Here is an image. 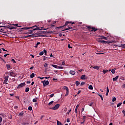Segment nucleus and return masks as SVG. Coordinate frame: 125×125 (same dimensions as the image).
<instances>
[{
	"label": "nucleus",
	"mask_w": 125,
	"mask_h": 125,
	"mask_svg": "<svg viewBox=\"0 0 125 125\" xmlns=\"http://www.w3.org/2000/svg\"><path fill=\"white\" fill-rule=\"evenodd\" d=\"M22 31H25V30H27V29H33L32 31H38V30H43V27H38L37 25H34L31 27H24L21 28Z\"/></svg>",
	"instance_id": "1"
},
{
	"label": "nucleus",
	"mask_w": 125,
	"mask_h": 125,
	"mask_svg": "<svg viewBox=\"0 0 125 125\" xmlns=\"http://www.w3.org/2000/svg\"><path fill=\"white\" fill-rule=\"evenodd\" d=\"M72 24V25L73 24H75V22H72V21H66L65 23V25H63V26H59V27H57L56 28L58 29V30H59V29H61V28H63V27H65V26H67L68 25H69V24Z\"/></svg>",
	"instance_id": "2"
},
{
	"label": "nucleus",
	"mask_w": 125,
	"mask_h": 125,
	"mask_svg": "<svg viewBox=\"0 0 125 125\" xmlns=\"http://www.w3.org/2000/svg\"><path fill=\"white\" fill-rule=\"evenodd\" d=\"M86 27L87 28V29H88V30H90V29H92L91 30V32H96V31H97V30H98V29H97L94 27H91V26L87 25Z\"/></svg>",
	"instance_id": "3"
},
{
	"label": "nucleus",
	"mask_w": 125,
	"mask_h": 125,
	"mask_svg": "<svg viewBox=\"0 0 125 125\" xmlns=\"http://www.w3.org/2000/svg\"><path fill=\"white\" fill-rule=\"evenodd\" d=\"M67 28H65V29L62 30V31H67V30H70V31H73L75 29V26L69 27V25L67 26Z\"/></svg>",
	"instance_id": "4"
},
{
	"label": "nucleus",
	"mask_w": 125,
	"mask_h": 125,
	"mask_svg": "<svg viewBox=\"0 0 125 125\" xmlns=\"http://www.w3.org/2000/svg\"><path fill=\"white\" fill-rule=\"evenodd\" d=\"M64 89H65L66 92L65 94V96H68V95L69 94V88L68 87L64 86L63 87Z\"/></svg>",
	"instance_id": "5"
},
{
	"label": "nucleus",
	"mask_w": 125,
	"mask_h": 125,
	"mask_svg": "<svg viewBox=\"0 0 125 125\" xmlns=\"http://www.w3.org/2000/svg\"><path fill=\"white\" fill-rule=\"evenodd\" d=\"M25 83H21L20 84L18 87L17 88H21V87H23V86H25Z\"/></svg>",
	"instance_id": "6"
},
{
	"label": "nucleus",
	"mask_w": 125,
	"mask_h": 125,
	"mask_svg": "<svg viewBox=\"0 0 125 125\" xmlns=\"http://www.w3.org/2000/svg\"><path fill=\"white\" fill-rule=\"evenodd\" d=\"M44 82H45L43 83V86H46V85H48V84H49V82H48V81H45V80Z\"/></svg>",
	"instance_id": "7"
},
{
	"label": "nucleus",
	"mask_w": 125,
	"mask_h": 125,
	"mask_svg": "<svg viewBox=\"0 0 125 125\" xmlns=\"http://www.w3.org/2000/svg\"><path fill=\"white\" fill-rule=\"evenodd\" d=\"M98 42H102L103 43H105V42H106V41L101 39L100 38H99L98 39Z\"/></svg>",
	"instance_id": "8"
},
{
	"label": "nucleus",
	"mask_w": 125,
	"mask_h": 125,
	"mask_svg": "<svg viewBox=\"0 0 125 125\" xmlns=\"http://www.w3.org/2000/svg\"><path fill=\"white\" fill-rule=\"evenodd\" d=\"M60 106V104H57L55 105V106L54 107V110H57V109H58L59 108V107Z\"/></svg>",
	"instance_id": "9"
},
{
	"label": "nucleus",
	"mask_w": 125,
	"mask_h": 125,
	"mask_svg": "<svg viewBox=\"0 0 125 125\" xmlns=\"http://www.w3.org/2000/svg\"><path fill=\"white\" fill-rule=\"evenodd\" d=\"M10 76L11 77H15L16 76V74L14 73L13 72H10Z\"/></svg>",
	"instance_id": "10"
},
{
	"label": "nucleus",
	"mask_w": 125,
	"mask_h": 125,
	"mask_svg": "<svg viewBox=\"0 0 125 125\" xmlns=\"http://www.w3.org/2000/svg\"><path fill=\"white\" fill-rule=\"evenodd\" d=\"M81 80H86V79H87V78H85V75H83L81 77Z\"/></svg>",
	"instance_id": "11"
},
{
	"label": "nucleus",
	"mask_w": 125,
	"mask_h": 125,
	"mask_svg": "<svg viewBox=\"0 0 125 125\" xmlns=\"http://www.w3.org/2000/svg\"><path fill=\"white\" fill-rule=\"evenodd\" d=\"M100 39H102L103 40H105V41H107V40H108V39L107 38V37H105L104 36H100Z\"/></svg>",
	"instance_id": "12"
},
{
	"label": "nucleus",
	"mask_w": 125,
	"mask_h": 125,
	"mask_svg": "<svg viewBox=\"0 0 125 125\" xmlns=\"http://www.w3.org/2000/svg\"><path fill=\"white\" fill-rule=\"evenodd\" d=\"M43 33H47L48 35H51V33H53V31H44Z\"/></svg>",
	"instance_id": "13"
},
{
	"label": "nucleus",
	"mask_w": 125,
	"mask_h": 125,
	"mask_svg": "<svg viewBox=\"0 0 125 125\" xmlns=\"http://www.w3.org/2000/svg\"><path fill=\"white\" fill-rule=\"evenodd\" d=\"M69 73L71 75H75L76 74V72L73 70H71Z\"/></svg>",
	"instance_id": "14"
},
{
	"label": "nucleus",
	"mask_w": 125,
	"mask_h": 125,
	"mask_svg": "<svg viewBox=\"0 0 125 125\" xmlns=\"http://www.w3.org/2000/svg\"><path fill=\"white\" fill-rule=\"evenodd\" d=\"M93 68L96 70H99V68H100V67H99L98 66H94L93 67Z\"/></svg>",
	"instance_id": "15"
},
{
	"label": "nucleus",
	"mask_w": 125,
	"mask_h": 125,
	"mask_svg": "<svg viewBox=\"0 0 125 125\" xmlns=\"http://www.w3.org/2000/svg\"><path fill=\"white\" fill-rule=\"evenodd\" d=\"M118 79H119V75L117 76L116 77L113 78V81H117V80H118Z\"/></svg>",
	"instance_id": "16"
},
{
	"label": "nucleus",
	"mask_w": 125,
	"mask_h": 125,
	"mask_svg": "<svg viewBox=\"0 0 125 125\" xmlns=\"http://www.w3.org/2000/svg\"><path fill=\"white\" fill-rule=\"evenodd\" d=\"M33 78H35V73H32L30 75V79H33Z\"/></svg>",
	"instance_id": "17"
},
{
	"label": "nucleus",
	"mask_w": 125,
	"mask_h": 125,
	"mask_svg": "<svg viewBox=\"0 0 125 125\" xmlns=\"http://www.w3.org/2000/svg\"><path fill=\"white\" fill-rule=\"evenodd\" d=\"M51 66L52 67H54V68H55L56 69H58V66L55 64H51Z\"/></svg>",
	"instance_id": "18"
},
{
	"label": "nucleus",
	"mask_w": 125,
	"mask_h": 125,
	"mask_svg": "<svg viewBox=\"0 0 125 125\" xmlns=\"http://www.w3.org/2000/svg\"><path fill=\"white\" fill-rule=\"evenodd\" d=\"M39 44H41V42H37V43L35 44V46H34V47H35L36 48H37V47H38V45H39Z\"/></svg>",
	"instance_id": "19"
},
{
	"label": "nucleus",
	"mask_w": 125,
	"mask_h": 125,
	"mask_svg": "<svg viewBox=\"0 0 125 125\" xmlns=\"http://www.w3.org/2000/svg\"><path fill=\"white\" fill-rule=\"evenodd\" d=\"M35 34L28 35V38H35Z\"/></svg>",
	"instance_id": "20"
},
{
	"label": "nucleus",
	"mask_w": 125,
	"mask_h": 125,
	"mask_svg": "<svg viewBox=\"0 0 125 125\" xmlns=\"http://www.w3.org/2000/svg\"><path fill=\"white\" fill-rule=\"evenodd\" d=\"M57 125H63L62 123L59 122L58 120H57Z\"/></svg>",
	"instance_id": "21"
},
{
	"label": "nucleus",
	"mask_w": 125,
	"mask_h": 125,
	"mask_svg": "<svg viewBox=\"0 0 125 125\" xmlns=\"http://www.w3.org/2000/svg\"><path fill=\"white\" fill-rule=\"evenodd\" d=\"M119 46L120 47H122V48H125V44H121Z\"/></svg>",
	"instance_id": "22"
},
{
	"label": "nucleus",
	"mask_w": 125,
	"mask_h": 125,
	"mask_svg": "<svg viewBox=\"0 0 125 125\" xmlns=\"http://www.w3.org/2000/svg\"><path fill=\"white\" fill-rule=\"evenodd\" d=\"M75 84H76V86H78L80 85V82H79V81H76V82H75Z\"/></svg>",
	"instance_id": "23"
},
{
	"label": "nucleus",
	"mask_w": 125,
	"mask_h": 125,
	"mask_svg": "<svg viewBox=\"0 0 125 125\" xmlns=\"http://www.w3.org/2000/svg\"><path fill=\"white\" fill-rule=\"evenodd\" d=\"M30 91V88L27 87L25 88V92H29Z\"/></svg>",
	"instance_id": "24"
},
{
	"label": "nucleus",
	"mask_w": 125,
	"mask_h": 125,
	"mask_svg": "<svg viewBox=\"0 0 125 125\" xmlns=\"http://www.w3.org/2000/svg\"><path fill=\"white\" fill-rule=\"evenodd\" d=\"M6 66L8 70H9V69H10V64H7Z\"/></svg>",
	"instance_id": "25"
},
{
	"label": "nucleus",
	"mask_w": 125,
	"mask_h": 125,
	"mask_svg": "<svg viewBox=\"0 0 125 125\" xmlns=\"http://www.w3.org/2000/svg\"><path fill=\"white\" fill-rule=\"evenodd\" d=\"M88 88L89 89H91V90H92V89H93V87L91 85H90L88 86Z\"/></svg>",
	"instance_id": "26"
},
{
	"label": "nucleus",
	"mask_w": 125,
	"mask_h": 125,
	"mask_svg": "<svg viewBox=\"0 0 125 125\" xmlns=\"http://www.w3.org/2000/svg\"><path fill=\"white\" fill-rule=\"evenodd\" d=\"M54 102L53 101L50 102L48 104L49 106H51V105H52V104H53Z\"/></svg>",
	"instance_id": "27"
},
{
	"label": "nucleus",
	"mask_w": 125,
	"mask_h": 125,
	"mask_svg": "<svg viewBox=\"0 0 125 125\" xmlns=\"http://www.w3.org/2000/svg\"><path fill=\"white\" fill-rule=\"evenodd\" d=\"M123 104L122 103H119L117 105V107H120V106H121V105H122Z\"/></svg>",
	"instance_id": "28"
},
{
	"label": "nucleus",
	"mask_w": 125,
	"mask_h": 125,
	"mask_svg": "<svg viewBox=\"0 0 125 125\" xmlns=\"http://www.w3.org/2000/svg\"><path fill=\"white\" fill-rule=\"evenodd\" d=\"M44 54V53L43 52V51H42L39 53V55H40L41 56H42V55H43Z\"/></svg>",
	"instance_id": "29"
},
{
	"label": "nucleus",
	"mask_w": 125,
	"mask_h": 125,
	"mask_svg": "<svg viewBox=\"0 0 125 125\" xmlns=\"http://www.w3.org/2000/svg\"><path fill=\"white\" fill-rule=\"evenodd\" d=\"M89 106H92V105H93V102H90L89 103V104H88Z\"/></svg>",
	"instance_id": "30"
},
{
	"label": "nucleus",
	"mask_w": 125,
	"mask_h": 125,
	"mask_svg": "<svg viewBox=\"0 0 125 125\" xmlns=\"http://www.w3.org/2000/svg\"><path fill=\"white\" fill-rule=\"evenodd\" d=\"M111 73L112 74H115V73H116V70H115V69H112Z\"/></svg>",
	"instance_id": "31"
},
{
	"label": "nucleus",
	"mask_w": 125,
	"mask_h": 125,
	"mask_svg": "<svg viewBox=\"0 0 125 125\" xmlns=\"http://www.w3.org/2000/svg\"><path fill=\"white\" fill-rule=\"evenodd\" d=\"M107 72H108V70L103 71V73H104V74H106V73H107Z\"/></svg>",
	"instance_id": "32"
},
{
	"label": "nucleus",
	"mask_w": 125,
	"mask_h": 125,
	"mask_svg": "<svg viewBox=\"0 0 125 125\" xmlns=\"http://www.w3.org/2000/svg\"><path fill=\"white\" fill-rule=\"evenodd\" d=\"M99 96H100V97H101L102 101H103V97L102 96V95L99 94Z\"/></svg>",
	"instance_id": "33"
},
{
	"label": "nucleus",
	"mask_w": 125,
	"mask_h": 125,
	"mask_svg": "<svg viewBox=\"0 0 125 125\" xmlns=\"http://www.w3.org/2000/svg\"><path fill=\"white\" fill-rule=\"evenodd\" d=\"M116 101V97H114L112 99V102H115Z\"/></svg>",
	"instance_id": "34"
},
{
	"label": "nucleus",
	"mask_w": 125,
	"mask_h": 125,
	"mask_svg": "<svg viewBox=\"0 0 125 125\" xmlns=\"http://www.w3.org/2000/svg\"><path fill=\"white\" fill-rule=\"evenodd\" d=\"M43 57H44L43 58V61H45V60H46V59L47 58V57L43 56Z\"/></svg>",
	"instance_id": "35"
},
{
	"label": "nucleus",
	"mask_w": 125,
	"mask_h": 125,
	"mask_svg": "<svg viewBox=\"0 0 125 125\" xmlns=\"http://www.w3.org/2000/svg\"><path fill=\"white\" fill-rule=\"evenodd\" d=\"M12 62H13V63H16V62L15 61V60L13 59H12Z\"/></svg>",
	"instance_id": "36"
},
{
	"label": "nucleus",
	"mask_w": 125,
	"mask_h": 125,
	"mask_svg": "<svg viewBox=\"0 0 125 125\" xmlns=\"http://www.w3.org/2000/svg\"><path fill=\"white\" fill-rule=\"evenodd\" d=\"M23 114H24V113H23V112H21V113H19V116H23Z\"/></svg>",
	"instance_id": "37"
},
{
	"label": "nucleus",
	"mask_w": 125,
	"mask_h": 125,
	"mask_svg": "<svg viewBox=\"0 0 125 125\" xmlns=\"http://www.w3.org/2000/svg\"><path fill=\"white\" fill-rule=\"evenodd\" d=\"M15 29H16L15 27H10V30H15Z\"/></svg>",
	"instance_id": "38"
},
{
	"label": "nucleus",
	"mask_w": 125,
	"mask_h": 125,
	"mask_svg": "<svg viewBox=\"0 0 125 125\" xmlns=\"http://www.w3.org/2000/svg\"><path fill=\"white\" fill-rule=\"evenodd\" d=\"M109 88L108 87V86L106 87V92H107V93H109Z\"/></svg>",
	"instance_id": "39"
},
{
	"label": "nucleus",
	"mask_w": 125,
	"mask_h": 125,
	"mask_svg": "<svg viewBox=\"0 0 125 125\" xmlns=\"http://www.w3.org/2000/svg\"><path fill=\"white\" fill-rule=\"evenodd\" d=\"M33 107H32V106H29L28 107V110H32Z\"/></svg>",
	"instance_id": "40"
},
{
	"label": "nucleus",
	"mask_w": 125,
	"mask_h": 125,
	"mask_svg": "<svg viewBox=\"0 0 125 125\" xmlns=\"http://www.w3.org/2000/svg\"><path fill=\"white\" fill-rule=\"evenodd\" d=\"M79 104H78L76 106V108H75V110H78V109L79 108Z\"/></svg>",
	"instance_id": "41"
},
{
	"label": "nucleus",
	"mask_w": 125,
	"mask_h": 125,
	"mask_svg": "<svg viewBox=\"0 0 125 125\" xmlns=\"http://www.w3.org/2000/svg\"><path fill=\"white\" fill-rule=\"evenodd\" d=\"M85 119H86V116H83V121H85Z\"/></svg>",
	"instance_id": "42"
},
{
	"label": "nucleus",
	"mask_w": 125,
	"mask_h": 125,
	"mask_svg": "<svg viewBox=\"0 0 125 125\" xmlns=\"http://www.w3.org/2000/svg\"><path fill=\"white\" fill-rule=\"evenodd\" d=\"M58 69H63V66H58Z\"/></svg>",
	"instance_id": "43"
},
{
	"label": "nucleus",
	"mask_w": 125,
	"mask_h": 125,
	"mask_svg": "<svg viewBox=\"0 0 125 125\" xmlns=\"http://www.w3.org/2000/svg\"><path fill=\"white\" fill-rule=\"evenodd\" d=\"M53 96H54V94H51V95H50V97H53Z\"/></svg>",
	"instance_id": "44"
},
{
	"label": "nucleus",
	"mask_w": 125,
	"mask_h": 125,
	"mask_svg": "<svg viewBox=\"0 0 125 125\" xmlns=\"http://www.w3.org/2000/svg\"><path fill=\"white\" fill-rule=\"evenodd\" d=\"M66 122H67V123H70V119L67 118L66 120Z\"/></svg>",
	"instance_id": "45"
},
{
	"label": "nucleus",
	"mask_w": 125,
	"mask_h": 125,
	"mask_svg": "<svg viewBox=\"0 0 125 125\" xmlns=\"http://www.w3.org/2000/svg\"><path fill=\"white\" fill-rule=\"evenodd\" d=\"M37 99H33V102H37Z\"/></svg>",
	"instance_id": "46"
},
{
	"label": "nucleus",
	"mask_w": 125,
	"mask_h": 125,
	"mask_svg": "<svg viewBox=\"0 0 125 125\" xmlns=\"http://www.w3.org/2000/svg\"><path fill=\"white\" fill-rule=\"evenodd\" d=\"M0 59H1V61H3V62H5V61H4V60H3V59H2V58H0Z\"/></svg>",
	"instance_id": "47"
},
{
	"label": "nucleus",
	"mask_w": 125,
	"mask_h": 125,
	"mask_svg": "<svg viewBox=\"0 0 125 125\" xmlns=\"http://www.w3.org/2000/svg\"><path fill=\"white\" fill-rule=\"evenodd\" d=\"M38 78L39 79H40V80H43V79H44V77H38Z\"/></svg>",
	"instance_id": "48"
},
{
	"label": "nucleus",
	"mask_w": 125,
	"mask_h": 125,
	"mask_svg": "<svg viewBox=\"0 0 125 125\" xmlns=\"http://www.w3.org/2000/svg\"><path fill=\"white\" fill-rule=\"evenodd\" d=\"M47 63H45V64H44V67H47Z\"/></svg>",
	"instance_id": "49"
},
{
	"label": "nucleus",
	"mask_w": 125,
	"mask_h": 125,
	"mask_svg": "<svg viewBox=\"0 0 125 125\" xmlns=\"http://www.w3.org/2000/svg\"><path fill=\"white\" fill-rule=\"evenodd\" d=\"M122 113L124 114V116H125V110H123Z\"/></svg>",
	"instance_id": "50"
},
{
	"label": "nucleus",
	"mask_w": 125,
	"mask_h": 125,
	"mask_svg": "<svg viewBox=\"0 0 125 125\" xmlns=\"http://www.w3.org/2000/svg\"><path fill=\"white\" fill-rule=\"evenodd\" d=\"M43 52H44V53H47V51H46L45 49H44Z\"/></svg>",
	"instance_id": "51"
},
{
	"label": "nucleus",
	"mask_w": 125,
	"mask_h": 125,
	"mask_svg": "<svg viewBox=\"0 0 125 125\" xmlns=\"http://www.w3.org/2000/svg\"><path fill=\"white\" fill-rule=\"evenodd\" d=\"M1 122H2V118L1 117H0V123H1Z\"/></svg>",
	"instance_id": "52"
},
{
	"label": "nucleus",
	"mask_w": 125,
	"mask_h": 125,
	"mask_svg": "<svg viewBox=\"0 0 125 125\" xmlns=\"http://www.w3.org/2000/svg\"><path fill=\"white\" fill-rule=\"evenodd\" d=\"M84 84V82H82L81 83V85H83Z\"/></svg>",
	"instance_id": "53"
},
{
	"label": "nucleus",
	"mask_w": 125,
	"mask_h": 125,
	"mask_svg": "<svg viewBox=\"0 0 125 125\" xmlns=\"http://www.w3.org/2000/svg\"><path fill=\"white\" fill-rule=\"evenodd\" d=\"M68 48H73V47H71V46H70V44H68Z\"/></svg>",
	"instance_id": "54"
},
{
	"label": "nucleus",
	"mask_w": 125,
	"mask_h": 125,
	"mask_svg": "<svg viewBox=\"0 0 125 125\" xmlns=\"http://www.w3.org/2000/svg\"><path fill=\"white\" fill-rule=\"evenodd\" d=\"M71 110H69L68 111L67 115H69L70 114V112H71Z\"/></svg>",
	"instance_id": "55"
},
{
	"label": "nucleus",
	"mask_w": 125,
	"mask_h": 125,
	"mask_svg": "<svg viewBox=\"0 0 125 125\" xmlns=\"http://www.w3.org/2000/svg\"><path fill=\"white\" fill-rule=\"evenodd\" d=\"M75 112L76 115H78V110H75Z\"/></svg>",
	"instance_id": "56"
},
{
	"label": "nucleus",
	"mask_w": 125,
	"mask_h": 125,
	"mask_svg": "<svg viewBox=\"0 0 125 125\" xmlns=\"http://www.w3.org/2000/svg\"><path fill=\"white\" fill-rule=\"evenodd\" d=\"M122 87H123V88H125V84H123V85H122Z\"/></svg>",
	"instance_id": "57"
},
{
	"label": "nucleus",
	"mask_w": 125,
	"mask_h": 125,
	"mask_svg": "<svg viewBox=\"0 0 125 125\" xmlns=\"http://www.w3.org/2000/svg\"><path fill=\"white\" fill-rule=\"evenodd\" d=\"M26 83H31V81H27Z\"/></svg>",
	"instance_id": "58"
},
{
	"label": "nucleus",
	"mask_w": 125,
	"mask_h": 125,
	"mask_svg": "<svg viewBox=\"0 0 125 125\" xmlns=\"http://www.w3.org/2000/svg\"><path fill=\"white\" fill-rule=\"evenodd\" d=\"M7 81H8V80L6 79L4 82V83H7Z\"/></svg>",
	"instance_id": "59"
},
{
	"label": "nucleus",
	"mask_w": 125,
	"mask_h": 125,
	"mask_svg": "<svg viewBox=\"0 0 125 125\" xmlns=\"http://www.w3.org/2000/svg\"><path fill=\"white\" fill-rule=\"evenodd\" d=\"M35 83V82H32L31 85H34V84Z\"/></svg>",
	"instance_id": "60"
},
{
	"label": "nucleus",
	"mask_w": 125,
	"mask_h": 125,
	"mask_svg": "<svg viewBox=\"0 0 125 125\" xmlns=\"http://www.w3.org/2000/svg\"><path fill=\"white\" fill-rule=\"evenodd\" d=\"M81 93V90L78 91L77 94H80Z\"/></svg>",
	"instance_id": "61"
},
{
	"label": "nucleus",
	"mask_w": 125,
	"mask_h": 125,
	"mask_svg": "<svg viewBox=\"0 0 125 125\" xmlns=\"http://www.w3.org/2000/svg\"><path fill=\"white\" fill-rule=\"evenodd\" d=\"M43 117H44V115H42V117H41V120H42V118H43Z\"/></svg>",
	"instance_id": "62"
},
{
	"label": "nucleus",
	"mask_w": 125,
	"mask_h": 125,
	"mask_svg": "<svg viewBox=\"0 0 125 125\" xmlns=\"http://www.w3.org/2000/svg\"><path fill=\"white\" fill-rule=\"evenodd\" d=\"M24 38H25V39H28V38H29L28 35L27 36H24Z\"/></svg>",
	"instance_id": "63"
},
{
	"label": "nucleus",
	"mask_w": 125,
	"mask_h": 125,
	"mask_svg": "<svg viewBox=\"0 0 125 125\" xmlns=\"http://www.w3.org/2000/svg\"><path fill=\"white\" fill-rule=\"evenodd\" d=\"M14 109H18V106H15Z\"/></svg>",
	"instance_id": "64"
}]
</instances>
